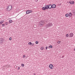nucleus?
Returning <instances> with one entry per match:
<instances>
[{
    "instance_id": "20e7f679",
    "label": "nucleus",
    "mask_w": 75,
    "mask_h": 75,
    "mask_svg": "<svg viewBox=\"0 0 75 75\" xmlns=\"http://www.w3.org/2000/svg\"><path fill=\"white\" fill-rule=\"evenodd\" d=\"M39 24L40 25H43L45 24V22L43 21H41L39 23Z\"/></svg>"
},
{
    "instance_id": "6ab92c4d",
    "label": "nucleus",
    "mask_w": 75,
    "mask_h": 75,
    "mask_svg": "<svg viewBox=\"0 0 75 75\" xmlns=\"http://www.w3.org/2000/svg\"><path fill=\"white\" fill-rule=\"evenodd\" d=\"M48 48H52V45H50L48 47Z\"/></svg>"
},
{
    "instance_id": "4be33fe9",
    "label": "nucleus",
    "mask_w": 75,
    "mask_h": 75,
    "mask_svg": "<svg viewBox=\"0 0 75 75\" xmlns=\"http://www.w3.org/2000/svg\"><path fill=\"white\" fill-rule=\"evenodd\" d=\"M5 67H6V69L8 68V67L7 65H5Z\"/></svg>"
},
{
    "instance_id": "9b49d317",
    "label": "nucleus",
    "mask_w": 75,
    "mask_h": 75,
    "mask_svg": "<svg viewBox=\"0 0 75 75\" xmlns=\"http://www.w3.org/2000/svg\"><path fill=\"white\" fill-rule=\"evenodd\" d=\"M70 35L71 37H72L74 35V34L72 33H71L70 34Z\"/></svg>"
},
{
    "instance_id": "a211bd4d",
    "label": "nucleus",
    "mask_w": 75,
    "mask_h": 75,
    "mask_svg": "<svg viewBox=\"0 0 75 75\" xmlns=\"http://www.w3.org/2000/svg\"><path fill=\"white\" fill-rule=\"evenodd\" d=\"M28 11H29V13H30L32 12V10H28Z\"/></svg>"
},
{
    "instance_id": "c85d7f7f",
    "label": "nucleus",
    "mask_w": 75,
    "mask_h": 75,
    "mask_svg": "<svg viewBox=\"0 0 75 75\" xmlns=\"http://www.w3.org/2000/svg\"><path fill=\"white\" fill-rule=\"evenodd\" d=\"M25 57V55L23 56V57L24 58Z\"/></svg>"
},
{
    "instance_id": "f8f14e48",
    "label": "nucleus",
    "mask_w": 75,
    "mask_h": 75,
    "mask_svg": "<svg viewBox=\"0 0 75 75\" xmlns=\"http://www.w3.org/2000/svg\"><path fill=\"white\" fill-rule=\"evenodd\" d=\"M3 41V39H0V43L1 44L2 43Z\"/></svg>"
},
{
    "instance_id": "bb28decb",
    "label": "nucleus",
    "mask_w": 75,
    "mask_h": 75,
    "mask_svg": "<svg viewBox=\"0 0 75 75\" xmlns=\"http://www.w3.org/2000/svg\"><path fill=\"white\" fill-rule=\"evenodd\" d=\"M66 37H69V35H68V34H67L66 35Z\"/></svg>"
},
{
    "instance_id": "c9c22d12",
    "label": "nucleus",
    "mask_w": 75,
    "mask_h": 75,
    "mask_svg": "<svg viewBox=\"0 0 75 75\" xmlns=\"http://www.w3.org/2000/svg\"><path fill=\"white\" fill-rule=\"evenodd\" d=\"M74 50L75 51V49H74Z\"/></svg>"
},
{
    "instance_id": "aec40b11",
    "label": "nucleus",
    "mask_w": 75,
    "mask_h": 75,
    "mask_svg": "<svg viewBox=\"0 0 75 75\" xmlns=\"http://www.w3.org/2000/svg\"><path fill=\"white\" fill-rule=\"evenodd\" d=\"M35 43L36 44H37L39 43V42H38V41H36L35 42Z\"/></svg>"
},
{
    "instance_id": "b1692460",
    "label": "nucleus",
    "mask_w": 75,
    "mask_h": 75,
    "mask_svg": "<svg viewBox=\"0 0 75 75\" xmlns=\"http://www.w3.org/2000/svg\"><path fill=\"white\" fill-rule=\"evenodd\" d=\"M73 13H74V14H73L74 16L75 17V11L73 12Z\"/></svg>"
},
{
    "instance_id": "2f4dec72",
    "label": "nucleus",
    "mask_w": 75,
    "mask_h": 75,
    "mask_svg": "<svg viewBox=\"0 0 75 75\" xmlns=\"http://www.w3.org/2000/svg\"><path fill=\"white\" fill-rule=\"evenodd\" d=\"M20 69V67H18V70H19V69Z\"/></svg>"
},
{
    "instance_id": "cd10ccee",
    "label": "nucleus",
    "mask_w": 75,
    "mask_h": 75,
    "mask_svg": "<svg viewBox=\"0 0 75 75\" xmlns=\"http://www.w3.org/2000/svg\"><path fill=\"white\" fill-rule=\"evenodd\" d=\"M48 48L47 46H46L45 47V49L47 50Z\"/></svg>"
},
{
    "instance_id": "6e6552de",
    "label": "nucleus",
    "mask_w": 75,
    "mask_h": 75,
    "mask_svg": "<svg viewBox=\"0 0 75 75\" xmlns=\"http://www.w3.org/2000/svg\"><path fill=\"white\" fill-rule=\"evenodd\" d=\"M69 17H71L72 16V13L71 12L69 13Z\"/></svg>"
},
{
    "instance_id": "9d476101",
    "label": "nucleus",
    "mask_w": 75,
    "mask_h": 75,
    "mask_svg": "<svg viewBox=\"0 0 75 75\" xmlns=\"http://www.w3.org/2000/svg\"><path fill=\"white\" fill-rule=\"evenodd\" d=\"M48 8L49 9H51V7L52 6V5L51 4H49L48 5Z\"/></svg>"
},
{
    "instance_id": "4468645a",
    "label": "nucleus",
    "mask_w": 75,
    "mask_h": 75,
    "mask_svg": "<svg viewBox=\"0 0 75 75\" xmlns=\"http://www.w3.org/2000/svg\"><path fill=\"white\" fill-rule=\"evenodd\" d=\"M8 22H5V25H8Z\"/></svg>"
},
{
    "instance_id": "f257e3e1",
    "label": "nucleus",
    "mask_w": 75,
    "mask_h": 75,
    "mask_svg": "<svg viewBox=\"0 0 75 75\" xmlns=\"http://www.w3.org/2000/svg\"><path fill=\"white\" fill-rule=\"evenodd\" d=\"M53 25L52 23H49L47 24L46 25V28H49Z\"/></svg>"
},
{
    "instance_id": "7c9ffc66",
    "label": "nucleus",
    "mask_w": 75,
    "mask_h": 75,
    "mask_svg": "<svg viewBox=\"0 0 75 75\" xmlns=\"http://www.w3.org/2000/svg\"><path fill=\"white\" fill-rule=\"evenodd\" d=\"M35 0L36 2H38V0Z\"/></svg>"
},
{
    "instance_id": "ddd939ff",
    "label": "nucleus",
    "mask_w": 75,
    "mask_h": 75,
    "mask_svg": "<svg viewBox=\"0 0 75 75\" xmlns=\"http://www.w3.org/2000/svg\"><path fill=\"white\" fill-rule=\"evenodd\" d=\"M4 22V20H3L2 21H0V24L1 25V24H2L3 23V22Z\"/></svg>"
},
{
    "instance_id": "473e14b6",
    "label": "nucleus",
    "mask_w": 75,
    "mask_h": 75,
    "mask_svg": "<svg viewBox=\"0 0 75 75\" xmlns=\"http://www.w3.org/2000/svg\"><path fill=\"white\" fill-rule=\"evenodd\" d=\"M64 56H62V58H64Z\"/></svg>"
},
{
    "instance_id": "393cba45",
    "label": "nucleus",
    "mask_w": 75,
    "mask_h": 75,
    "mask_svg": "<svg viewBox=\"0 0 75 75\" xmlns=\"http://www.w3.org/2000/svg\"><path fill=\"white\" fill-rule=\"evenodd\" d=\"M21 65L22 67H24V64H21Z\"/></svg>"
},
{
    "instance_id": "7ed1b4c3",
    "label": "nucleus",
    "mask_w": 75,
    "mask_h": 75,
    "mask_svg": "<svg viewBox=\"0 0 75 75\" xmlns=\"http://www.w3.org/2000/svg\"><path fill=\"white\" fill-rule=\"evenodd\" d=\"M12 6L11 5H10L8 6V8H7V10L8 11H9L11 10L12 9Z\"/></svg>"
},
{
    "instance_id": "2eb2a0df",
    "label": "nucleus",
    "mask_w": 75,
    "mask_h": 75,
    "mask_svg": "<svg viewBox=\"0 0 75 75\" xmlns=\"http://www.w3.org/2000/svg\"><path fill=\"white\" fill-rule=\"evenodd\" d=\"M26 13L27 14H28L30 13L29 11L28 10L26 11Z\"/></svg>"
},
{
    "instance_id": "c756f323",
    "label": "nucleus",
    "mask_w": 75,
    "mask_h": 75,
    "mask_svg": "<svg viewBox=\"0 0 75 75\" xmlns=\"http://www.w3.org/2000/svg\"><path fill=\"white\" fill-rule=\"evenodd\" d=\"M11 37H10V38H9V40H11Z\"/></svg>"
},
{
    "instance_id": "5701e85b",
    "label": "nucleus",
    "mask_w": 75,
    "mask_h": 75,
    "mask_svg": "<svg viewBox=\"0 0 75 75\" xmlns=\"http://www.w3.org/2000/svg\"><path fill=\"white\" fill-rule=\"evenodd\" d=\"M40 49L41 50H43V49H44V48L43 47H42Z\"/></svg>"
},
{
    "instance_id": "39448f33",
    "label": "nucleus",
    "mask_w": 75,
    "mask_h": 75,
    "mask_svg": "<svg viewBox=\"0 0 75 75\" xmlns=\"http://www.w3.org/2000/svg\"><path fill=\"white\" fill-rule=\"evenodd\" d=\"M56 7V5L55 4H53L51 5L50 8H55Z\"/></svg>"
},
{
    "instance_id": "f3484780",
    "label": "nucleus",
    "mask_w": 75,
    "mask_h": 75,
    "mask_svg": "<svg viewBox=\"0 0 75 75\" xmlns=\"http://www.w3.org/2000/svg\"><path fill=\"white\" fill-rule=\"evenodd\" d=\"M61 42V41H57V43H58V44H60Z\"/></svg>"
},
{
    "instance_id": "412c9836",
    "label": "nucleus",
    "mask_w": 75,
    "mask_h": 75,
    "mask_svg": "<svg viewBox=\"0 0 75 75\" xmlns=\"http://www.w3.org/2000/svg\"><path fill=\"white\" fill-rule=\"evenodd\" d=\"M28 44L29 45H31L32 44V43L31 42H30L29 43H28Z\"/></svg>"
},
{
    "instance_id": "f704fd0d",
    "label": "nucleus",
    "mask_w": 75,
    "mask_h": 75,
    "mask_svg": "<svg viewBox=\"0 0 75 75\" xmlns=\"http://www.w3.org/2000/svg\"><path fill=\"white\" fill-rule=\"evenodd\" d=\"M33 75H35V73H34L33 74Z\"/></svg>"
},
{
    "instance_id": "423d86ee",
    "label": "nucleus",
    "mask_w": 75,
    "mask_h": 75,
    "mask_svg": "<svg viewBox=\"0 0 75 75\" xmlns=\"http://www.w3.org/2000/svg\"><path fill=\"white\" fill-rule=\"evenodd\" d=\"M49 67L50 69H52L53 67V66L52 64H50L49 65Z\"/></svg>"
},
{
    "instance_id": "1a4fd4ad",
    "label": "nucleus",
    "mask_w": 75,
    "mask_h": 75,
    "mask_svg": "<svg viewBox=\"0 0 75 75\" xmlns=\"http://www.w3.org/2000/svg\"><path fill=\"white\" fill-rule=\"evenodd\" d=\"M13 22L12 20L11 19L9 20V24H11Z\"/></svg>"
},
{
    "instance_id": "a878e982",
    "label": "nucleus",
    "mask_w": 75,
    "mask_h": 75,
    "mask_svg": "<svg viewBox=\"0 0 75 75\" xmlns=\"http://www.w3.org/2000/svg\"><path fill=\"white\" fill-rule=\"evenodd\" d=\"M5 25V24H2V26L3 27H4Z\"/></svg>"
},
{
    "instance_id": "dca6fc26",
    "label": "nucleus",
    "mask_w": 75,
    "mask_h": 75,
    "mask_svg": "<svg viewBox=\"0 0 75 75\" xmlns=\"http://www.w3.org/2000/svg\"><path fill=\"white\" fill-rule=\"evenodd\" d=\"M65 16H66V17H68V16H69V14H67V13L66 14V15H65Z\"/></svg>"
},
{
    "instance_id": "f03ea898",
    "label": "nucleus",
    "mask_w": 75,
    "mask_h": 75,
    "mask_svg": "<svg viewBox=\"0 0 75 75\" xmlns=\"http://www.w3.org/2000/svg\"><path fill=\"white\" fill-rule=\"evenodd\" d=\"M48 9L49 8L48 5L45 6V7H43L42 8V9L44 11H45L46 9Z\"/></svg>"
},
{
    "instance_id": "72a5a7b5",
    "label": "nucleus",
    "mask_w": 75,
    "mask_h": 75,
    "mask_svg": "<svg viewBox=\"0 0 75 75\" xmlns=\"http://www.w3.org/2000/svg\"><path fill=\"white\" fill-rule=\"evenodd\" d=\"M34 45V43H32V45L33 46Z\"/></svg>"
},
{
    "instance_id": "0eeeda50",
    "label": "nucleus",
    "mask_w": 75,
    "mask_h": 75,
    "mask_svg": "<svg viewBox=\"0 0 75 75\" xmlns=\"http://www.w3.org/2000/svg\"><path fill=\"white\" fill-rule=\"evenodd\" d=\"M69 3L71 4H74V1H70L69 2Z\"/></svg>"
}]
</instances>
